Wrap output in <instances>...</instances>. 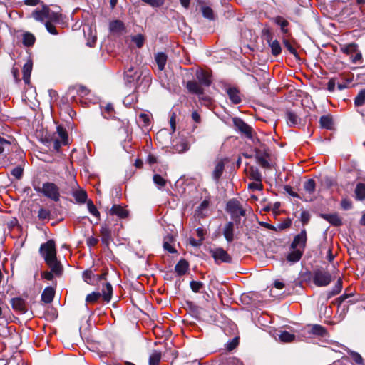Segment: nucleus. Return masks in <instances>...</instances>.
Segmentation results:
<instances>
[{
    "label": "nucleus",
    "instance_id": "27",
    "mask_svg": "<svg viewBox=\"0 0 365 365\" xmlns=\"http://www.w3.org/2000/svg\"><path fill=\"white\" fill-rule=\"evenodd\" d=\"M112 294H113L112 285L108 282L105 283V284L103 286L102 293H101V295L103 296V299L107 302H110L111 299V297H112Z\"/></svg>",
    "mask_w": 365,
    "mask_h": 365
},
{
    "label": "nucleus",
    "instance_id": "14",
    "mask_svg": "<svg viewBox=\"0 0 365 365\" xmlns=\"http://www.w3.org/2000/svg\"><path fill=\"white\" fill-rule=\"evenodd\" d=\"M304 189L306 191L307 194H309V196L307 197V199H306L307 201H312L313 200V194L314 193L315 188H316V183L313 179H309L304 183Z\"/></svg>",
    "mask_w": 365,
    "mask_h": 365
},
{
    "label": "nucleus",
    "instance_id": "24",
    "mask_svg": "<svg viewBox=\"0 0 365 365\" xmlns=\"http://www.w3.org/2000/svg\"><path fill=\"white\" fill-rule=\"evenodd\" d=\"M291 250L290 253L287 257V260L292 263L298 262L301 259L304 253V250L297 248Z\"/></svg>",
    "mask_w": 365,
    "mask_h": 365
},
{
    "label": "nucleus",
    "instance_id": "39",
    "mask_svg": "<svg viewBox=\"0 0 365 365\" xmlns=\"http://www.w3.org/2000/svg\"><path fill=\"white\" fill-rule=\"evenodd\" d=\"M341 289H342V281H341V279L339 278L337 280V282H336L335 286L333 287V289L327 293V297L331 298V297L338 294L341 291Z\"/></svg>",
    "mask_w": 365,
    "mask_h": 365
},
{
    "label": "nucleus",
    "instance_id": "54",
    "mask_svg": "<svg viewBox=\"0 0 365 365\" xmlns=\"http://www.w3.org/2000/svg\"><path fill=\"white\" fill-rule=\"evenodd\" d=\"M310 217H311V216H310V214L309 213V212L304 210L301 212L300 220L304 225L308 224V222H309Z\"/></svg>",
    "mask_w": 365,
    "mask_h": 365
},
{
    "label": "nucleus",
    "instance_id": "37",
    "mask_svg": "<svg viewBox=\"0 0 365 365\" xmlns=\"http://www.w3.org/2000/svg\"><path fill=\"white\" fill-rule=\"evenodd\" d=\"M319 123L322 128L326 129H331L332 118L329 115H323L319 119Z\"/></svg>",
    "mask_w": 365,
    "mask_h": 365
},
{
    "label": "nucleus",
    "instance_id": "53",
    "mask_svg": "<svg viewBox=\"0 0 365 365\" xmlns=\"http://www.w3.org/2000/svg\"><path fill=\"white\" fill-rule=\"evenodd\" d=\"M202 11L204 17L209 19H213V11L211 8L208 6H203L202 8Z\"/></svg>",
    "mask_w": 365,
    "mask_h": 365
},
{
    "label": "nucleus",
    "instance_id": "31",
    "mask_svg": "<svg viewBox=\"0 0 365 365\" xmlns=\"http://www.w3.org/2000/svg\"><path fill=\"white\" fill-rule=\"evenodd\" d=\"M173 150L179 153H183L188 150L189 146L183 140L173 141Z\"/></svg>",
    "mask_w": 365,
    "mask_h": 365
},
{
    "label": "nucleus",
    "instance_id": "2",
    "mask_svg": "<svg viewBox=\"0 0 365 365\" xmlns=\"http://www.w3.org/2000/svg\"><path fill=\"white\" fill-rule=\"evenodd\" d=\"M35 190L55 202H58L60 199L59 188L53 182H44L41 188H35Z\"/></svg>",
    "mask_w": 365,
    "mask_h": 365
},
{
    "label": "nucleus",
    "instance_id": "5",
    "mask_svg": "<svg viewBox=\"0 0 365 365\" xmlns=\"http://www.w3.org/2000/svg\"><path fill=\"white\" fill-rule=\"evenodd\" d=\"M233 123L235 128L246 138L253 140V130L248 124L241 118H233Z\"/></svg>",
    "mask_w": 365,
    "mask_h": 365
},
{
    "label": "nucleus",
    "instance_id": "7",
    "mask_svg": "<svg viewBox=\"0 0 365 365\" xmlns=\"http://www.w3.org/2000/svg\"><path fill=\"white\" fill-rule=\"evenodd\" d=\"M307 232L305 229H302L298 235H297L292 244L291 249H299L304 251L307 243Z\"/></svg>",
    "mask_w": 365,
    "mask_h": 365
},
{
    "label": "nucleus",
    "instance_id": "15",
    "mask_svg": "<svg viewBox=\"0 0 365 365\" xmlns=\"http://www.w3.org/2000/svg\"><path fill=\"white\" fill-rule=\"evenodd\" d=\"M112 215H116L120 218H125L128 215V212L119 205H113L109 211Z\"/></svg>",
    "mask_w": 365,
    "mask_h": 365
},
{
    "label": "nucleus",
    "instance_id": "52",
    "mask_svg": "<svg viewBox=\"0 0 365 365\" xmlns=\"http://www.w3.org/2000/svg\"><path fill=\"white\" fill-rule=\"evenodd\" d=\"M142 1L153 7H160L165 3V0H142Z\"/></svg>",
    "mask_w": 365,
    "mask_h": 365
},
{
    "label": "nucleus",
    "instance_id": "44",
    "mask_svg": "<svg viewBox=\"0 0 365 365\" xmlns=\"http://www.w3.org/2000/svg\"><path fill=\"white\" fill-rule=\"evenodd\" d=\"M161 359V353L155 351L149 357V365H158Z\"/></svg>",
    "mask_w": 365,
    "mask_h": 365
},
{
    "label": "nucleus",
    "instance_id": "33",
    "mask_svg": "<svg viewBox=\"0 0 365 365\" xmlns=\"http://www.w3.org/2000/svg\"><path fill=\"white\" fill-rule=\"evenodd\" d=\"M73 196L78 203L83 204L87 200V193L83 190H77L73 192Z\"/></svg>",
    "mask_w": 365,
    "mask_h": 365
},
{
    "label": "nucleus",
    "instance_id": "8",
    "mask_svg": "<svg viewBox=\"0 0 365 365\" xmlns=\"http://www.w3.org/2000/svg\"><path fill=\"white\" fill-rule=\"evenodd\" d=\"M140 73L135 70L133 67L129 68L125 72V81L130 87L135 86L138 80L140 77Z\"/></svg>",
    "mask_w": 365,
    "mask_h": 365
},
{
    "label": "nucleus",
    "instance_id": "64",
    "mask_svg": "<svg viewBox=\"0 0 365 365\" xmlns=\"http://www.w3.org/2000/svg\"><path fill=\"white\" fill-rule=\"evenodd\" d=\"M355 55L351 56V62L353 63H360L362 59V55L361 52H359L358 50L356 52L354 53Z\"/></svg>",
    "mask_w": 365,
    "mask_h": 365
},
{
    "label": "nucleus",
    "instance_id": "29",
    "mask_svg": "<svg viewBox=\"0 0 365 365\" xmlns=\"http://www.w3.org/2000/svg\"><path fill=\"white\" fill-rule=\"evenodd\" d=\"M273 21L280 26L281 31L283 34H287L288 29L287 27L289 25V22L284 17L277 16L273 18Z\"/></svg>",
    "mask_w": 365,
    "mask_h": 365
},
{
    "label": "nucleus",
    "instance_id": "60",
    "mask_svg": "<svg viewBox=\"0 0 365 365\" xmlns=\"http://www.w3.org/2000/svg\"><path fill=\"white\" fill-rule=\"evenodd\" d=\"M257 160L258 163L262 167H263V168H269V163L268 160L264 157L257 155Z\"/></svg>",
    "mask_w": 365,
    "mask_h": 365
},
{
    "label": "nucleus",
    "instance_id": "36",
    "mask_svg": "<svg viewBox=\"0 0 365 365\" xmlns=\"http://www.w3.org/2000/svg\"><path fill=\"white\" fill-rule=\"evenodd\" d=\"M153 180L160 190L163 188L167 184V180L163 175L158 173L153 175Z\"/></svg>",
    "mask_w": 365,
    "mask_h": 365
},
{
    "label": "nucleus",
    "instance_id": "55",
    "mask_svg": "<svg viewBox=\"0 0 365 365\" xmlns=\"http://www.w3.org/2000/svg\"><path fill=\"white\" fill-rule=\"evenodd\" d=\"M11 173L16 179H20L23 175V168L20 166H17V167L14 168V169H12Z\"/></svg>",
    "mask_w": 365,
    "mask_h": 365
},
{
    "label": "nucleus",
    "instance_id": "21",
    "mask_svg": "<svg viewBox=\"0 0 365 365\" xmlns=\"http://www.w3.org/2000/svg\"><path fill=\"white\" fill-rule=\"evenodd\" d=\"M227 93L229 96L230 101L235 103L237 104L241 102V97L240 95L239 91L234 87H230L227 89Z\"/></svg>",
    "mask_w": 365,
    "mask_h": 365
},
{
    "label": "nucleus",
    "instance_id": "58",
    "mask_svg": "<svg viewBox=\"0 0 365 365\" xmlns=\"http://www.w3.org/2000/svg\"><path fill=\"white\" fill-rule=\"evenodd\" d=\"M283 43L290 53L293 54L294 56H297V52L296 49L291 45L288 40L284 39Z\"/></svg>",
    "mask_w": 365,
    "mask_h": 365
},
{
    "label": "nucleus",
    "instance_id": "61",
    "mask_svg": "<svg viewBox=\"0 0 365 365\" xmlns=\"http://www.w3.org/2000/svg\"><path fill=\"white\" fill-rule=\"evenodd\" d=\"M133 41L136 44L138 48H141L144 43V38L142 35H138L133 37Z\"/></svg>",
    "mask_w": 365,
    "mask_h": 365
},
{
    "label": "nucleus",
    "instance_id": "35",
    "mask_svg": "<svg viewBox=\"0 0 365 365\" xmlns=\"http://www.w3.org/2000/svg\"><path fill=\"white\" fill-rule=\"evenodd\" d=\"M109 29L112 32L120 33L125 29L124 24L120 20H115L110 23Z\"/></svg>",
    "mask_w": 365,
    "mask_h": 365
},
{
    "label": "nucleus",
    "instance_id": "22",
    "mask_svg": "<svg viewBox=\"0 0 365 365\" xmlns=\"http://www.w3.org/2000/svg\"><path fill=\"white\" fill-rule=\"evenodd\" d=\"M174 237L172 235L168 234L164 237L163 248L170 253L176 252V250L173 247V243L174 242Z\"/></svg>",
    "mask_w": 365,
    "mask_h": 365
},
{
    "label": "nucleus",
    "instance_id": "43",
    "mask_svg": "<svg viewBox=\"0 0 365 365\" xmlns=\"http://www.w3.org/2000/svg\"><path fill=\"white\" fill-rule=\"evenodd\" d=\"M101 111L106 118H113L114 116V108L111 103H108L104 108H102Z\"/></svg>",
    "mask_w": 365,
    "mask_h": 365
},
{
    "label": "nucleus",
    "instance_id": "17",
    "mask_svg": "<svg viewBox=\"0 0 365 365\" xmlns=\"http://www.w3.org/2000/svg\"><path fill=\"white\" fill-rule=\"evenodd\" d=\"M46 10L47 6H43L41 9H36L32 14L31 16L36 21L46 23Z\"/></svg>",
    "mask_w": 365,
    "mask_h": 365
},
{
    "label": "nucleus",
    "instance_id": "11",
    "mask_svg": "<svg viewBox=\"0 0 365 365\" xmlns=\"http://www.w3.org/2000/svg\"><path fill=\"white\" fill-rule=\"evenodd\" d=\"M33 68V62L31 59L29 58L24 63L23 67V80L26 84L30 83V76Z\"/></svg>",
    "mask_w": 365,
    "mask_h": 365
},
{
    "label": "nucleus",
    "instance_id": "49",
    "mask_svg": "<svg viewBox=\"0 0 365 365\" xmlns=\"http://www.w3.org/2000/svg\"><path fill=\"white\" fill-rule=\"evenodd\" d=\"M71 91L76 90L78 95L83 97L89 93V90L83 86H77L71 89Z\"/></svg>",
    "mask_w": 365,
    "mask_h": 365
},
{
    "label": "nucleus",
    "instance_id": "19",
    "mask_svg": "<svg viewBox=\"0 0 365 365\" xmlns=\"http://www.w3.org/2000/svg\"><path fill=\"white\" fill-rule=\"evenodd\" d=\"M155 60L158 70L160 71L164 70L168 60L167 55L163 52H159L155 55Z\"/></svg>",
    "mask_w": 365,
    "mask_h": 365
},
{
    "label": "nucleus",
    "instance_id": "50",
    "mask_svg": "<svg viewBox=\"0 0 365 365\" xmlns=\"http://www.w3.org/2000/svg\"><path fill=\"white\" fill-rule=\"evenodd\" d=\"M57 133H58V136L61 138V143L64 145L66 144L67 140H68V135H67V133H66V131L65 130V129H63L61 126H58L57 128Z\"/></svg>",
    "mask_w": 365,
    "mask_h": 365
},
{
    "label": "nucleus",
    "instance_id": "32",
    "mask_svg": "<svg viewBox=\"0 0 365 365\" xmlns=\"http://www.w3.org/2000/svg\"><path fill=\"white\" fill-rule=\"evenodd\" d=\"M36 38L30 32H24L22 35V43L25 46L29 47L34 44Z\"/></svg>",
    "mask_w": 365,
    "mask_h": 365
},
{
    "label": "nucleus",
    "instance_id": "28",
    "mask_svg": "<svg viewBox=\"0 0 365 365\" xmlns=\"http://www.w3.org/2000/svg\"><path fill=\"white\" fill-rule=\"evenodd\" d=\"M13 150V145L11 141L0 136V155L9 153Z\"/></svg>",
    "mask_w": 365,
    "mask_h": 365
},
{
    "label": "nucleus",
    "instance_id": "25",
    "mask_svg": "<svg viewBox=\"0 0 365 365\" xmlns=\"http://www.w3.org/2000/svg\"><path fill=\"white\" fill-rule=\"evenodd\" d=\"M101 240L103 244L108 245L111 240V231L108 226L103 225L101 229Z\"/></svg>",
    "mask_w": 365,
    "mask_h": 365
},
{
    "label": "nucleus",
    "instance_id": "10",
    "mask_svg": "<svg viewBox=\"0 0 365 365\" xmlns=\"http://www.w3.org/2000/svg\"><path fill=\"white\" fill-rule=\"evenodd\" d=\"M222 234L227 242H232L235 239L234 223L227 222L222 228Z\"/></svg>",
    "mask_w": 365,
    "mask_h": 365
},
{
    "label": "nucleus",
    "instance_id": "51",
    "mask_svg": "<svg viewBox=\"0 0 365 365\" xmlns=\"http://www.w3.org/2000/svg\"><path fill=\"white\" fill-rule=\"evenodd\" d=\"M101 294L100 292H92L87 295L86 301L88 303H94L101 297Z\"/></svg>",
    "mask_w": 365,
    "mask_h": 365
},
{
    "label": "nucleus",
    "instance_id": "13",
    "mask_svg": "<svg viewBox=\"0 0 365 365\" xmlns=\"http://www.w3.org/2000/svg\"><path fill=\"white\" fill-rule=\"evenodd\" d=\"M12 308L21 313H25L27 311L25 301L19 297L13 298L11 299Z\"/></svg>",
    "mask_w": 365,
    "mask_h": 365
},
{
    "label": "nucleus",
    "instance_id": "3",
    "mask_svg": "<svg viewBox=\"0 0 365 365\" xmlns=\"http://www.w3.org/2000/svg\"><path fill=\"white\" fill-rule=\"evenodd\" d=\"M331 281V274L324 269H318L314 272L313 282L318 287H326L330 284Z\"/></svg>",
    "mask_w": 365,
    "mask_h": 365
},
{
    "label": "nucleus",
    "instance_id": "59",
    "mask_svg": "<svg viewBox=\"0 0 365 365\" xmlns=\"http://www.w3.org/2000/svg\"><path fill=\"white\" fill-rule=\"evenodd\" d=\"M203 284L200 282L192 281L190 282V287L194 292H198L202 287Z\"/></svg>",
    "mask_w": 365,
    "mask_h": 365
},
{
    "label": "nucleus",
    "instance_id": "30",
    "mask_svg": "<svg viewBox=\"0 0 365 365\" xmlns=\"http://www.w3.org/2000/svg\"><path fill=\"white\" fill-rule=\"evenodd\" d=\"M355 197L357 200L362 201L365 200V183H357L355 190Z\"/></svg>",
    "mask_w": 365,
    "mask_h": 365
},
{
    "label": "nucleus",
    "instance_id": "63",
    "mask_svg": "<svg viewBox=\"0 0 365 365\" xmlns=\"http://www.w3.org/2000/svg\"><path fill=\"white\" fill-rule=\"evenodd\" d=\"M351 355L352 356L353 360L356 364H361L363 363V359L359 353L355 352V351H351Z\"/></svg>",
    "mask_w": 365,
    "mask_h": 365
},
{
    "label": "nucleus",
    "instance_id": "12",
    "mask_svg": "<svg viewBox=\"0 0 365 365\" xmlns=\"http://www.w3.org/2000/svg\"><path fill=\"white\" fill-rule=\"evenodd\" d=\"M287 123L289 126L294 127L301 123V118L292 110H287L286 113Z\"/></svg>",
    "mask_w": 365,
    "mask_h": 365
},
{
    "label": "nucleus",
    "instance_id": "9",
    "mask_svg": "<svg viewBox=\"0 0 365 365\" xmlns=\"http://www.w3.org/2000/svg\"><path fill=\"white\" fill-rule=\"evenodd\" d=\"M196 78L202 86H210L212 83L211 75L202 69L196 71Z\"/></svg>",
    "mask_w": 365,
    "mask_h": 365
},
{
    "label": "nucleus",
    "instance_id": "57",
    "mask_svg": "<svg viewBox=\"0 0 365 365\" xmlns=\"http://www.w3.org/2000/svg\"><path fill=\"white\" fill-rule=\"evenodd\" d=\"M50 216V212L44 208H41L38 212V217L40 220L48 219Z\"/></svg>",
    "mask_w": 365,
    "mask_h": 365
},
{
    "label": "nucleus",
    "instance_id": "62",
    "mask_svg": "<svg viewBox=\"0 0 365 365\" xmlns=\"http://www.w3.org/2000/svg\"><path fill=\"white\" fill-rule=\"evenodd\" d=\"M45 26H46L47 31L50 34H51L53 35H57L58 34V31H56L55 26L53 25L52 23H51V22H46L45 23Z\"/></svg>",
    "mask_w": 365,
    "mask_h": 365
},
{
    "label": "nucleus",
    "instance_id": "6",
    "mask_svg": "<svg viewBox=\"0 0 365 365\" xmlns=\"http://www.w3.org/2000/svg\"><path fill=\"white\" fill-rule=\"evenodd\" d=\"M210 252L217 263H230L232 261L231 256L222 247H217L212 250Z\"/></svg>",
    "mask_w": 365,
    "mask_h": 365
},
{
    "label": "nucleus",
    "instance_id": "16",
    "mask_svg": "<svg viewBox=\"0 0 365 365\" xmlns=\"http://www.w3.org/2000/svg\"><path fill=\"white\" fill-rule=\"evenodd\" d=\"M320 216L328 221L330 224L334 226H339L341 225V220L339 215L336 213L333 214H321Z\"/></svg>",
    "mask_w": 365,
    "mask_h": 365
},
{
    "label": "nucleus",
    "instance_id": "20",
    "mask_svg": "<svg viewBox=\"0 0 365 365\" xmlns=\"http://www.w3.org/2000/svg\"><path fill=\"white\" fill-rule=\"evenodd\" d=\"M54 294V289L51 287H48L44 289L41 294V300L46 304L51 303L53 299Z\"/></svg>",
    "mask_w": 365,
    "mask_h": 365
},
{
    "label": "nucleus",
    "instance_id": "34",
    "mask_svg": "<svg viewBox=\"0 0 365 365\" xmlns=\"http://www.w3.org/2000/svg\"><path fill=\"white\" fill-rule=\"evenodd\" d=\"M189 264L185 259L180 260L175 267V272L179 275H183L186 273L188 269Z\"/></svg>",
    "mask_w": 365,
    "mask_h": 365
},
{
    "label": "nucleus",
    "instance_id": "26",
    "mask_svg": "<svg viewBox=\"0 0 365 365\" xmlns=\"http://www.w3.org/2000/svg\"><path fill=\"white\" fill-rule=\"evenodd\" d=\"M309 333L322 337L327 336V331L325 327L319 324H313L311 327Z\"/></svg>",
    "mask_w": 365,
    "mask_h": 365
},
{
    "label": "nucleus",
    "instance_id": "38",
    "mask_svg": "<svg viewBox=\"0 0 365 365\" xmlns=\"http://www.w3.org/2000/svg\"><path fill=\"white\" fill-rule=\"evenodd\" d=\"M60 20V15L51 11L48 6L46 10V22H58Z\"/></svg>",
    "mask_w": 365,
    "mask_h": 365
},
{
    "label": "nucleus",
    "instance_id": "47",
    "mask_svg": "<svg viewBox=\"0 0 365 365\" xmlns=\"http://www.w3.org/2000/svg\"><path fill=\"white\" fill-rule=\"evenodd\" d=\"M248 176L255 181H262V175L257 168H251Z\"/></svg>",
    "mask_w": 365,
    "mask_h": 365
},
{
    "label": "nucleus",
    "instance_id": "41",
    "mask_svg": "<svg viewBox=\"0 0 365 365\" xmlns=\"http://www.w3.org/2000/svg\"><path fill=\"white\" fill-rule=\"evenodd\" d=\"M365 103V88L361 89L354 98V105L357 107L361 106Z\"/></svg>",
    "mask_w": 365,
    "mask_h": 365
},
{
    "label": "nucleus",
    "instance_id": "18",
    "mask_svg": "<svg viewBox=\"0 0 365 365\" xmlns=\"http://www.w3.org/2000/svg\"><path fill=\"white\" fill-rule=\"evenodd\" d=\"M187 88L192 93L201 95L203 93V88L202 85L195 81H189L187 83Z\"/></svg>",
    "mask_w": 365,
    "mask_h": 365
},
{
    "label": "nucleus",
    "instance_id": "56",
    "mask_svg": "<svg viewBox=\"0 0 365 365\" xmlns=\"http://www.w3.org/2000/svg\"><path fill=\"white\" fill-rule=\"evenodd\" d=\"M248 188L252 190H262L263 185L261 181H255L248 185Z\"/></svg>",
    "mask_w": 365,
    "mask_h": 365
},
{
    "label": "nucleus",
    "instance_id": "40",
    "mask_svg": "<svg viewBox=\"0 0 365 365\" xmlns=\"http://www.w3.org/2000/svg\"><path fill=\"white\" fill-rule=\"evenodd\" d=\"M279 339L282 342L288 343L293 341L295 339V336L287 331H284L279 334Z\"/></svg>",
    "mask_w": 365,
    "mask_h": 365
},
{
    "label": "nucleus",
    "instance_id": "23",
    "mask_svg": "<svg viewBox=\"0 0 365 365\" xmlns=\"http://www.w3.org/2000/svg\"><path fill=\"white\" fill-rule=\"evenodd\" d=\"M267 43L271 48L272 55L278 56L281 53V46L277 40H273L272 37L269 36Z\"/></svg>",
    "mask_w": 365,
    "mask_h": 365
},
{
    "label": "nucleus",
    "instance_id": "48",
    "mask_svg": "<svg viewBox=\"0 0 365 365\" xmlns=\"http://www.w3.org/2000/svg\"><path fill=\"white\" fill-rule=\"evenodd\" d=\"M87 207H88V212L92 215L97 217H100V212L98 211L97 208L94 205L92 200L87 201Z\"/></svg>",
    "mask_w": 365,
    "mask_h": 365
},
{
    "label": "nucleus",
    "instance_id": "42",
    "mask_svg": "<svg viewBox=\"0 0 365 365\" xmlns=\"http://www.w3.org/2000/svg\"><path fill=\"white\" fill-rule=\"evenodd\" d=\"M358 46L355 43H349L347 45H344L341 48V51L347 55H351L357 51Z\"/></svg>",
    "mask_w": 365,
    "mask_h": 365
},
{
    "label": "nucleus",
    "instance_id": "4",
    "mask_svg": "<svg viewBox=\"0 0 365 365\" xmlns=\"http://www.w3.org/2000/svg\"><path fill=\"white\" fill-rule=\"evenodd\" d=\"M227 211L235 222L240 221V217L245 215V210L236 200H231L227 203Z\"/></svg>",
    "mask_w": 365,
    "mask_h": 365
},
{
    "label": "nucleus",
    "instance_id": "46",
    "mask_svg": "<svg viewBox=\"0 0 365 365\" xmlns=\"http://www.w3.org/2000/svg\"><path fill=\"white\" fill-rule=\"evenodd\" d=\"M83 278L86 282L93 284L96 279V274L91 270L88 269L83 273Z\"/></svg>",
    "mask_w": 365,
    "mask_h": 365
},
{
    "label": "nucleus",
    "instance_id": "45",
    "mask_svg": "<svg viewBox=\"0 0 365 365\" xmlns=\"http://www.w3.org/2000/svg\"><path fill=\"white\" fill-rule=\"evenodd\" d=\"M224 170V163L222 161L218 162L213 171V177L215 180L220 178Z\"/></svg>",
    "mask_w": 365,
    "mask_h": 365
},
{
    "label": "nucleus",
    "instance_id": "1",
    "mask_svg": "<svg viewBox=\"0 0 365 365\" xmlns=\"http://www.w3.org/2000/svg\"><path fill=\"white\" fill-rule=\"evenodd\" d=\"M39 251L52 272L58 276L61 275L63 272V267L56 258V250L54 240H49L46 243L42 244Z\"/></svg>",
    "mask_w": 365,
    "mask_h": 365
}]
</instances>
